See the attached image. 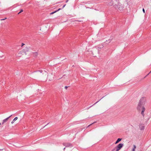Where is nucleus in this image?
Wrapping results in <instances>:
<instances>
[{
	"label": "nucleus",
	"instance_id": "1",
	"mask_svg": "<svg viewBox=\"0 0 151 151\" xmlns=\"http://www.w3.org/2000/svg\"><path fill=\"white\" fill-rule=\"evenodd\" d=\"M145 103V99L144 98H142L140 100L138 104L137 109L139 110H142L141 114L144 116V111L145 110V108L144 105Z\"/></svg>",
	"mask_w": 151,
	"mask_h": 151
},
{
	"label": "nucleus",
	"instance_id": "2",
	"mask_svg": "<svg viewBox=\"0 0 151 151\" xmlns=\"http://www.w3.org/2000/svg\"><path fill=\"white\" fill-rule=\"evenodd\" d=\"M101 47H95L93 48V50L92 51L93 56H95V54H98L99 53V49H101Z\"/></svg>",
	"mask_w": 151,
	"mask_h": 151
},
{
	"label": "nucleus",
	"instance_id": "3",
	"mask_svg": "<svg viewBox=\"0 0 151 151\" xmlns=\"http://www.w3.org/2000/svg\"><path fill=\"white\" fill-rule=\"evenodd\" d=\"M124 144H119L117 146H116L115 148H116V151H118L123 146Z\"/></svg>",
	"mask_w": 151,
	"mask_h": 151
},
{
	"label": "nucleus",
	"instance_id": "4",
	"mask_svg": "<svg viewBox=\"0 0 151 151\" xmlns=\"http://www.w3.org/2000/svg\"><path fill=\"white\" fill-rule=\"evenodd\" d=\"M63 145L64 146L66 147H72L70 143H63Z\"/></svg>",
	"mask_w": 151,
	"mask_h": 151
},
{
	"label": "nucleus",
	"instance_id": "5",
	"mask_svg": "<svg viewBox=\"0 0 151 151\" xmlns=\"http://www.w3.org/2000/svg\"><path fill=\"white\" fill-rule=\"evenodd\" d=\"M139 128L141 130H143L145 129V126L144 124H140L139 125Z\"/></svg>",
	"mask_w": 151,
	"mask_h": 151
},
{
	"label": "nucleus",
	"instance_id": "6",
	"mask_svg": "<svg viewBox=\"0 0 151 151\" xmlns=\"http://www.w3.org/2000/svg\"><path fill=\"white\" fill-rule=\"evenodd\" d=\"M12 116V115H11L10 116H9V117L4 119L3 120V122L2 123V124H4V123L6 122L8 120V119Z\"/></svg>",
	"mask_w": 151,
	"mask_h": 151
},
{
	"label": "nucleus",
	"instance_id": "7",
	"mask_svg": "<svg viewBox=\"0 0 151 151\" xmlns=\"http://www.w3.org/2000/svg\"><path fill=\"white\" fill-rule=\"evenodd\" d=\"M18 119L17 117H16L14 118L13 120L11 122V123L13 124L14 123V122L16 121Z\"/></svg>",
	"mask_w": 151,
	"mask_h": 151
},
{
	"label": "nucleus",
	"instance_id": "8",
	"mask_svg": "<svg viewBox=\"0 0 151 151\" xmlns=\"http://www.w3.org/2000/svg\"><path fill=\"white\" fill-rule=\"evenodd\" d=\"M122 140V139L121 138H118L117 139V141L115 142V144H116L117 143H118L120 141H121Z\"/></svg>",
	"mask_w": 151,
	"mask_h": 151
},
{
	"label": "nucleus",
	"instance_id": "9",
	"mask_svg": "<svg viewBox=\"0 0 151 151\" xmlns=\"http://www.w3.org/2000/svg\"><path fill=\"white\" fill-rule=\"evenodd\" d=\"M136 147L135 145H133V148L132 149V151H135V149L136 148Z\"/></svg>",
	"mask_w": 151,
	"mask_h": 151
},
{
	"label": "nucleus",
	"instance_id": "10",
	"mask_svg": "<svg viewBox=\"0 0 151 151\" xmlns=\"http://www.w3.org/2000/svg\"><path fill=\"white\" fill-rule=\"evenodd\" d=\"M60 9H59L58 10H57L56 11H55L54 12H53L51 13H50V14L52 15V14H54V13L56 12H58V10H60Z\"/></svg>",
	"mask_w": 151,
	"mask_h": 151
},
{
	"label": "nucleus",
	"instance_id": "11",
	"mask_svg": "<svg viewBox=\"0 0 151 151\" xmlns=\"http://www.w3.org/2000/svg\"><path fill=\"white\" fill-rule=\"evenodd\" d=\"M111 40H107L106 41V43L107 44L108 43H109L110 42H111Z\"/></svg>",
	"mask_w": 151,
	"mask_h": 151
},
{
	"label": "nucleus",
	"instance_id": "12",
	"mask_svg": "<svg viewBox=\"0 0 151 151\" xmlns=\"http://www.w3.org/2000/svg\"><path fill=\"white\" fill-rule=\"evenodd\" d=\"M33 54H34V55L36 56H37L38 55L37 53V52H34L33 53Z\"/></svg>",
	"mask_w": 151,
	"mask_h": 151
},
{
	"label": "nucleus",
	"instance_id": "13",
	"mask_svg": "<svg viewBox=\"0 0 151 151\" xmlns=\"http://www.w3.org/2000/svg\"><path fill=\"white\" fill-rule=\"evenodd\" d=\"M23 12V10L21 9L20 10V12L18 13V14H19L20 13L22 12Z\"/></svg>",
	"mask_w": 151,
	"mask_h": 151
},
{
	"label": "nucleus",
	"instance_id": "14",
	"mask_svg": "<svg viewBox=\"0 0 151 151\" xmlns=\"http://www.w3.org/2000/svg\"><path fill=\"white\" fill-rule=\"evenodd\" d=\"M122 8H123V7L122 6V7H119L118 9H119V10H122Z\"/></svg>",
	"mask_w": 151,
	"mask_h": 151
},
{
	"label": "nucleus",
	"instance_id": "15",
	"mask_svg": "<svg viewBox=\"0 0 151 151\" xmlns=\"http://www.w3.org/2000/svg\"><path fill=\"white\" fill-rule=\"evenodd\" d=\"M25 50L27 51L28 50V48L27 47H26L25 48Z\"/></svg>",
	"mask_w": 151,
	"mask_h": 151
},
{
	"label": "nucleus",
	"instance_id": "16",
	"mask_svg": "<svg viewBox=\"0 0 151 151\" xmlns=\"http://www.w3.org/2000/svg\"><path fill=\"white\" fill-rule=\"evenodd\" d=\"M4 149H0V151H4Z\"/></svg>",
	"mask_w": 151,
	"mask_h": 151
},
{
	"label": "nucleus",
	"instance_id": "17",
	"mask_svg": "<svg viewBox=\"0 0 151 151\" xmlns=\"http://www.w3.org/2000/svg\"><path fill=\"white\" fill-rule=\"evenodd\" d=\"M6 19V18H5L4 19H1V21L4 20H5Z\"/></svg>",
	"mask_w": 151,
	"mask_h": 151
},
{
	"label": "nucleus",
	"instance_id": "18",
	"mask_svg": "<svg viewBox=\"0 0 151 151\" xmlns=\"http://www.w3.org/2000/svg\"><path fill=\"white\" fill-rule=\"evenodd\" d=\"M142 11H143V12L144 13H145V9H143Z\"/></svg>",
	"mask_w": 151,
	"mask_h": 151
},
{
	"label": "nucleus",
	"instance_id": "19",
	"mask_svg": "<svg viewBox=\"0 0 151 151\" xmlns=\"http://www.w3.org/2000/svg\"><path fill=\"white\" fill-rule=\"evenodd\" d=\"M68 88V86H65V88L66 89H67V88Z\"/></svg>",
	"mask_w": 151,
	"mask_h": 151
},
{
	"label": "nucleus",
	"instance_id": "20",
	"mask_svg": "<svg viewBox=\"0 0 151 151\" xmlns=\"http://www.w3.org/2000/svg\"><path fill=\"white\" fill-rule=\"evenodd\" d=\"M24 45V43H22L21 46H22H22H23V45Z\"/></svg>",
	"mask_w": 151,
	"mask_h": 151
},
{
	"label": "nucleus",
	"instance_id": "21",
	"mask_svg": "<svg viewBox=\"0 0 151 151\" xmlns=\"http://www.w3.org/2000/svg\"><path fill=\"white\" fill-rule=\"evenodd\" d=\"M115 149H116V148H115V147L114 148V149H113V150H112V151H114V150Z\"/></svg>",
	"mask_w": 151,
	"mask_h": 151
},
{
	"label": "nucleus",
	"instance_id": "22",
	"mask_svg": "<svg viewBox=\"0 0 151 151\" xmlns=\"http://www.w3.org/2000/svg\"><path fill=\"white\" fill-rule=\"evenodd\" d=\"M38 72H40L41 73L42 72V70H40L39 71H38Z\"/></svg>",
	"mask_w": 151,
	"mask_h": 151
},
{
	"label": "nucleus",
	"instance_id": "23",
	"mask_svg": "<svg viewBox=\"0 0 151 151\" xmlns=\"http://www.w3.org/2000/svg\"><path fill=\"white\" fill-rule=\"evenodd\" d=\"M98 102V101H97V102H96V103H95L94 104H93V105H94V104H96Z\"/></svg>",
	"mask_w": 151,
	"mask_h": 151
},
{
	"label": "nucleus",
	"instance_id": "24",
	"mask_svg": "<svg viewBox=\"0 0 151 151\" xmlns=\"http://www.w3.org/2000/svg\"><path fill=\"white\" fill-rule=\"evenodd\" d=\"M65 5H65V4L63 6V8L64 7H65Z\"/></svg>",
	"mask_w": 151,
	"mask_h": 151
},
{
	"label": "nucleus",
	"instance_id": "25",
	"mask_svg": "<svg viewBox=\"0 0 151 151\" xmlns=\"http://www.w3.org/2000/svg\"><path fill=\"white\" fill-rule=\"evenodd\" d=\"M68 0H66V3H67V2L68 1Z\"/></svg>",
	"mask_w": 151,
	"mask_h": 151
},
{
	"label": "nucleus",
	"instance_id": "26",
	"mask_svg": "<svg viewBox=\"0 0 151 151\" xmlns=\"http://www.w3.org/2000/svg\"><path fill=\"white\" fill-rule=\"evenodd\" d=\"M45 72V74L46 75L47 73L46 72Z\"/></svg>",
	"mask_w": 151,
	"mask_h": 151
},
{
	"label": "nucleus",
	"instance_id": "27",
	"mask_svg": "<svg viewBox=\"0 0 151 151\" xmlns=\"http://www.w3.org/2000/svg\"><path fill=\"white\" fill-rule=\"evenodd\" d=\"M65 148H64V149H63L64 150H65Z\"/></svg>",
	"mask_w": 151,
	"mask_h": 151
},
{
	"label": "nucleus",
	"instance_id": "28",
	"mask_svg": "<svg viewBox=\"0 0 151 151\" xmlns=\"http://www.w3.org/2000/svg\"><path fill=\"white\" fill-rule=\"evenodd\" d=\"M93 123H92V124H90L89 126L91 125V124H92Z\"/></svg>",
	"mask_w": 151,
	"mask_h": 151
},
{
	"label": "nucleus",
	"instance_id": "29",
	"mask_svg": "<svg viewBox=\"0 0 151 151\" xmlns=\"http://www.w3.org/2000/svg\"><path fill=\"white\" fill-rule=\"evenodd\" d=\"M1 123L0 122V125H1Z\"/></svg>",
	"mask_w": 151,
	"mask_h": 151
},
{
	"label": "nucleus",
	"instance_id": "30",
	"mask_svg": "<svg viewBox=\"0 0 151 151\" xmlns=\"http://www.w3.org/2000/svg\"><path fill=\"white\" fill-rule=\"evenodd\" d=\"M151 72V71L150 72V73Z\"/></svg>",
	"mask_w": 151,
	"mask_h": 151
}]
</instances>
